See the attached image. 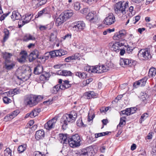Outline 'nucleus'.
I'll list each match as a JSON object with an SVG mask.
<instances>
[{"instance_id": "51", "label": "nucleus", "mask_w": 156, "mask_h": 156, "mask_svg": "<svg viewBox=\"0 0 156 156\" xmlns=\"http://www.w3.org/2000/svg\"><path fill=\"white\" fill-rule=\"evenodd\" d=\"M34 154V156H45L44 154H42L41 152L39 151H35Z\"/></svg>"}, {"instance_id": "59", "label": "nucleus", "mask_w": 156, "mask_h": 156, "mask_svg": "<svg viewBox=\"0 0 156 156\" xmlns=\"http://www.w3.org/2000/svg\"><path fill=\"white\" fill-rule=\"evenodd\" d=\"M39 28L41 30L43 31L46 30L47 29V27L45 26L40 25Z\"/></svg>"}, {"instance_id": "13", "label": "nucleus", "mask_w": 156, "mask_h": 156, "mask_svg": "<svg viewBox=\"0 0 156 156\" xmlns=\"http://www.w3.org/2000/svg\"><path fill=\"white\" fill-rule=\"evenodd\" d=\"M15 65V62L11 60H6L5 64V69L7 70L13 69Z\"/></svg>"}, {"instance_id": "35", "label": "nucleus", "mask_w": 156, "mask_h": 156, "mask_svg": "<svg viewBox=\"0 0 156 156\" xmlns=\"http://www.w3.org/2000/svg\"><path fill=\"white\" fill-rule=\"evenodd\" d=\"M3 31L4 36L3 39V41L4 42H5L9 38V30L6 28L4 29Z\"/></svg>"}, {"instance_id": "40", "label": "nucleus", "mask_w": 156, "mask_h": 156, "mask_svg": "<svg viewBox=\"0 0 156 156\" xmlns=\"http://www.w3.org/2000/svg\"><path fill=\"white\" fill-rule=\"evenodd\" d=\"M110 133L109 132H106L102 133H96L95 134V138H97L98 137L104 136L108 135Z\"/></svg>"}, {"instance_id": "6", "label": "nucleus", "mask_w": 156, "mask_h": 156, "mask_svg": "<svg viewBox=\"0 0 156 156\" xmlns=\"http://www.w3.org/2000/svg\"><path fill=\"white\" fill-rule=\"evenodd\" d=\"M74 24V26L73 28L74 30L77 32L83 30L85 28V24L82 21L75 22Z\"/></svg>"}, {"instance_id": "53", "label": "nucleus", "mask_w": 156, "mask_h": 156, "mask_svg": "<svg viewBox=\"0 0 156 156\" xmlns=\"http://www.w3.org/2000/svg\"><path fill=\"white\" fill-rule=\"evenodd\" d=\"M53 101L52 99H51V100L49 99L48 100L44 101L43 102V104L44 105H49L52 104V102Z\"/></svg>"}, {"instance_id": "5", "label": "nucleus", "mask_w": 156, "mask_h": 156, "mask_svg": "<svg viewBox=\"0 0 156 156\" xmlns=\"http://www.w3.org/2000/svg\"><path fill=\"white\" fill-rule=\"evenodd\" d=\"M67 51L62 49L55 50L49 52L51 58H53L55 57H61V56L67 54Z\"/></svg>"}, {"instance_id": "15", "label": "nucleus", "mask_w": 156, "mask_h": 156, "mask_svg": "<svg viewBox=\"0 0 156 156\" xmlns=\"http://www.w3.org/2000/svg\"><path fill=\"white\" fill-rule=\"evenodd\" d=\"M20 112V111L19 110H16L13 111L10 115H8L5 116L4 118V119L5 121H7L9 120L12 119L18 115Z\"/></svg>"}, {"instance_id": "50", "label": "nucleus", "mask_w": 156, "mask_h": 156, "mask_svg": "<svg viewBox=\"0 0 156 156\" xmlns=\"http://www.w3.org/2000/svg\"><path fill=\"white\" fill-rule=\"evenodd\" d=\"M73 60L79 59H80V55L78 53H76L73 55H72Z\"/></svg>"}, {"instance_id": "18", "label": "nucleus", "mask_w": 156, "mask_h": 156, "mask_svg": "<svg viewBox=\"0 0 156 156\" xmlns=\"http://www.w3.org/2000/svg\"><path fill=\"white\" fill-rule=\"evenodd\" d=\"M27 55V51H22L20 52V57L18 58V62L21 63L24 62L25 61Z\"/></svg>"}, {"instance_id": "29", "label": "nucleus", "mask_w": 156, "mask_h": 156, "mask_svg": "<svg viewBox=\"0 0 156 156\" xmlns=\"http://www.w3.org/2000/svg\"><path fill=\"white\" fill-rule=\"evenodd\" d=\"M43 66L41 65H38L34 68V73L35 74L38 75L42 72L43 71Z\"/></svg>"}, {"instance_id": "43", "label": "nucleus", "mask_w": 156, "mask_h": 156, "mask_svg": "<svg viewBox=\"0 0 156 156\" xmlns=\"http://www.w3.org/2000/svg\"><path fill=\"white\" fill-rule=\"evenodd\" d=\"M19 90L18 89H15L13 90L12 92V93L11 94H10V92H5V94H7L8 96H13V95H12V94H18V93H19Z\"/></svg>"}, {"instance_id": "11", "label": "nucleus", "mask_w": 156, "mask_h": 156, "mask_svg": "<svg viewBox=\"0 0 156 156\" xmlns=\"http://www.w3.org/2000/svg\"><path fill=\"white\" fill-rule=\"evenodd\" d=\"M57 121V119L53 118L48 121L44 125V128L48 130H50L54 127L55 124Z\"/></svg>"}, {"instance_id": "19", "label": "nucleus", "mask_w": 156, "mask_h": 156, "mask_svg": "<svg viewBox=\"0 0 156 156\" xmlns=\"http://www.w3.org/2000/svg\"><path fill=\"white\" fill-rule=\"evenodd\" d=\"M58 75L64 76H71L73 73L70 71L65 70H59L56 73Z\"/></svg>"}, {"instance_id": "49", "label": "nucleus", "mask_w": 156, "mask_h": 156, "mask_svg": "<svg viewBox=\"0 0 156 156\" xmlns=\"http://www.w3.org/2000/svg\"><path fill=\"white\" fill-rule=\"evenodd\" d=\"M129 112L130 115L135 113L137 110V108L136 107L131 108H128Z\"/></svg>"}, {"instance_id": "24", "label": "nucleus", "mask_w": 156, "mask_h": 156, "mask_svg": "<svg viewBox=\"0 0 156 156\" xmlns=\"http://www.w3.org/2000/svg\"><path fill=\"white\" fill-rule=\"evenodd\" d=\"M50 76V75L49 73L44 72L40 76L39 79L41 81L44 82L48 80Z\"/></svg>"}, {"instance_id": "22", "label": "nucleus", "mask_w": 156, "mask_h": 156, "mask_svg": "<svg viewBox=\"0 0 156 156\" xmlns=\"http://www.w3.org/2000/svg\"><path fill=\"white\" fill-rule=\"evenodd\" d=\"M63 83L62 85L60 84L61 90H65L71 87V84L69 83V81L67 80L63 81Z\"/></svg>"}, {"instance_id": "39", "label": "nucleus", "mask_w": 156, "mask_h": 156, "mask_svg": "<svg viewBox=\"0 0 156 156\" xmlns=\"http://www.w3.org/2000/svg\"><path fill=\"white\" fill-rule=\"evenodd\" d=\"M149 114L147 113L143 114L141 116L139 120L140 123H141L142 122L145 120L147 117H148Z\"/></svg>"}, {"instance_id": "16", "label": "nucleus", "mask_w": 156, "mask_h": 156, "mask_svg": "<svg viewBox=\"0 0 156 156\" xmlns=\"http://www.w3.org/2000/svg\"><path fill=\"white\" fill-rule=\"evenodd\" d=\"M62 15L61 13L56 19L55 24L57 26H59L66 20Z\"/></svg>"}, {"instance_id": "42", "label": "nucleus", "mask_w": 156, "mask_h": 156, "mask_svg": "<svg viewBox=\"0 0 156 156\" xmlns=\"http://www.w3.org/2000/svg\"><path fill=\"white\" fill-rule=\"evenodd\" d=\"M11 150L9 148H7L4 151L5 156H11Z\"/></svg>"}, {"instance_id": "44", "label": "nucleus", "mask_w": 156, "mask_h": 156, "mask_svg": "<svg viewBox=\"0 0 156 156\" xmlns=\"http://www.w3.org/2000/svg\"><path fill=\"white\" fill-rule=\"evenodd\" d=\"M126 124V121L124 119L122 118H120V121L119 124L117 126V128L119 127H123Z\"/></svg>"}, {"instance_id": "12", "label": "nucleus", "mask_w": 156, "mask_h": 156, "mask_svg": "<svg viewBox=\"0 0 156 156\" xmlns=\"http://www.w3.org/2000/svg\"><path fill=\"white\" fill-rule=\"evenodd\" d=\"M125 31H120L115 33L113 36L114 40L121 41L125 37Z\"/></svg>"}, {"instance_id": "47", "label": "nucleus", "mask_w": 156, "mask_h": 156, "mask_svg": "<svg viewBox=\"0 0 156 156\" xmlns=\"http://www.w3.org/2000/svg\"><path fill=\"white\" fill-rule=\"evenodd\" d=\"M35 100V101L36 104L37 105L40 101L42 100L43 99V97L41 96H35L34 95Z\"/></svg>"}, {"instance_id": "21", "label": "nucleus", "mask_w": 156, "mask_h": 156, "mask_svg": "<svg viewBox=\"0 0 156 156\" xmlns=\"http://www.w3.org/2000/svg\"><path fill=\"white\" fill-rule=\"evenodd\" d=\"M44 136V132L43 130H40L36 132L35 137L37 140L42 139Z\"/></svg>"}, {"instance_id": "37", "label": "nucleus", "mask_w": 156, "mask_h": 156, "mask_svg": "<svg viewBox=\"0 0 156 156\" xmlns=\"http://www.w3.org/2000/svg\"><path fill=\"white\" fill-rule=\"evenodd\" d=\"M124 60L125 64L126 66H132L133 65V63L134 62L133 60H130L127 58H124Z\"/></svg>"}, {"instance_id": "17", "label": "nucleus", "mask_w": 156, "mask_h": 156, "mask_svg": "<svg viewBox=\"0 0 156 156\" xmlns=\"http://www.w3.org/2000/svg\"><path fill=\"white\" fill-rule=\"evenodd\" d=\"M95 13L94 11L89 12L86 16V19L91 22H95L96 18V15L94 14Z\"/></svg>"}, {"instance_id": "54", "label": "nucleus", "mask_w": 156, "mask_h": 156, "mask_svg": "<svg viewBox=\"0 0 156 156\" xmlns=\"http://www.w3.org/2000/svg\"><path fill=\"white\" fill-rule=\"evenodd\" d=\"M33 111L34 112L35 114H36L37 115L38 113L41 111V109L39 108H35L33 110Z\"/></svg>"}, {"instance_id": "58", "label": "nucleus", "mask_w": 156, "mask_h": 156, "mask_svg": "<svg viewBox=\"0 0 156 156\" xmlns=\"http://www.w3.org/2000/svg\"><path fill=\"white\" fill-rule=\"evenodd\" d=\"M134 48V47L133 48L132 47H130L128 46V47L127 48L126 51L128 53H130L132 52L133 49Z\"/></svg>"}, {"instance_id": "52", "label": "nucleus", "mask_w": 156, "mask_h": 156, "mask_svg": "<svg viewBox=\"0 0 156 156\" xmlns=\"http://www.w3.org/2000/svg\"><path fill=\"white\" fill-rule=\"evenodd\" d=\"M72 37V34L71 33L68 34H66L63 37V40H65L66 39H70Z\"/></svg>"}, {"instance_id": "2", "label": "nucleus", "mask_w": 156, "mask_h": 156, "mask_svg": "<svg viewBox=\"0 0 156 156\" xmlns=\"http://www.w3.org/2000/svg\"><path fill=\"white\" fill-rule=\"evenodd\" d=\"M121 1H120L116 3L114 6L115 12L118 16L123 15L126 13V9L128 7L129 2L127 1L124 4Z\"/></svg>"}, {"instance_id": "32", "label": "nucleus", "mask_w": 156, "mask_h": 156, "mask_svg": "<svg viewBox=\"0 0 156 156\" xmlns=\"http://www.w3.org/2000/svg\"><path fill=\"white\" fill-rule=\"evenodd\" d=\"M61 90L60 84H58L54 87L51 90V92L52 94H56L59 90Z\"/></svg>"}, {"instance_id": "10", "label": "nucleus", "mask_w": 156, "mask_h": 156, "mask_svg": "<svg viewBox=\"0 0 156 156\" xmlns=\"http://www.w3.org/2000/svg\"><path fill=\"white\" fill-rule=\"evenodd\" d=\"M25 101L27 105L34 106L36 105L34 95L32 94L27 95L25 98Z\"/></svg>"}, {"instance_id": "26", "label": "nucleus", "mask_w": 156, "mask_h": 156, "mask_svg": "<svg viewBox=\"0 0 156 156\" xmlns=\"http://www.w3.org/2000/svg\"><path fill=\"white\" fill-rule=\"evenodd\" d=\"M92 149L91 147H87L86 148L82 149L81 154L83 155H90V153H92L91 151Z\"/></svg>"}, {"instance_id": "20", "label": "nucleus", "mask_w": 156, "mask_h": 156, "mask_svg": "<svg viewBox=\"0 0 156 156\" xmlns=\"http://www.w3.org/2000/svg\"><path fill=\"white\" fill-rule=\"evenodd\" d=\"M109 46L112 51H114L116 52H119V51L120 49L118 44L116 42H115V43H109Z\"/></svg>"}, {"instance_id": "62", "label": "nucleus", "mask_w": 156, "mask_h": 156, "mask_svg": "<svg viewBox=\"0 0 156 156\" xmlns=\"http://www.w3.org/2000/svg\"><path fill=\"white\" fill-rule=\"evenodd\" d=\"M77 124L78 126H82L83 124L82 120L80 119L78 120L77 122Z\"/></svg>"}, {"instance_id": "1", "label": "nucleus", "mask_w": 156, "mask_h": 156, "mask_svg": "<svg viewBox=\"0 0 156 156\" xmlns=\"http://www.w3.org/2000/svg\"><path fill=\"white\" fill-rule=\"evenodd\" d=\"M76 117L77 114L75 111H72L70 114L63 115L61 120V122L63 123L62 125L63 129H64V127L66 128V126L69 123L74 122Z\"/></svg>"}, {"instance_id": "8", "label": "nucleus", "mask_w": 156, "mask_h": 156, "mask_svg": "<svg viewBox=\"0 0 156 156\" xmlns=\"http://www.w3.org/2000/svg\"><path fill=\"white\" fill-rule=\"evenodd\" d=\"M48 58V57H47L44 56L42 57L41 59H43L45 58L46 59ZM37 58L41 59V57H39V52L38 51L37 49H35L30 54L29 58V61L30 62H31Z\"/></svg>"}, {"instance_id": "34", "label": "nucleus", "mask_w": 156, "mask_h": 156, "mask_svg": "<svg viewBox=\"0 0 156 156\" xmlns=\"http://www.w3.org/2000/svg\"><path fill=\"white\" fill-rule=\"evenodd\" d=\"M2 56L5 59V62H6V60H8V59L10 58L12 56V55L11 53L6 52L2 53Z\"/></svg>"}, {"instance_id": "3", "label": "nucleus", "mask_w": 156, "mask_h": 156, "mask_svg": "<svg viewBox=\"0 0 156 156\" xmlns=\"http://www.w3.org/2000/svg\"><path fill=\"white\" fill-rule=\"evenodd\" d=\"M81 140L79 135L75 134L68 138V144L71 147L75 148L79 146Z\"/></svg>"}, {"instance_id": "28", "label": "nucleus", "mask_w": 156, "mask_h": 156, "mask_svg": "<svg viewBox=\"0 0 156 156\" xmlns=\"http://www.w3.org/2000/svg\"><path fill=\"white\" fill-rule=\"evenodd\" d=\"M35 40V37L30 34H26L23 38V41H28L30 40L34 41Z\"/></svg>"}, {"instance_id": "27", "label": "nucleus", "mask_w": 156, "mask_h": 156, "mask_svg": "<svg viewBox=\"0 0 156 156\" xmlns=\"http://www.w3.org/2000/svg\"><path fill=\"white\" fill-rule=\"evenodd\" d=\"M31 74L29 70H25L22 72L21 76H22V78L27 80L29 79Z\"/></svg>"}, {"instance_id": "60", "label": "nucleus", "mask_w": 156, "mask_h": 156, "mask_svg": "<svg viewBox=\"0 0 156 156\" xmlns=\"http://www.w3.org/2000/svg\"><path fill=\"white\" fill-rule=\"evenodd\" d=\"M120 65L122 67H124L126 66L125 64L124 60V58L121 59L120 61Z\"/></svg>"}, {"instance_id": "55", "label": "nucleus", "mask_w": 156, "mask_h": 156, "mask_svg": "<svg viewBox=\"0 0 156 156\" xmlns=\"http://www.w3.org/2000/svg\"><path fill=\"white\" fill-rule=\"evenodd\" d=\"M73 60L72 56H69L65 58V61L66 62H69L72 60Z\"/></svg>"}, {"instance_id": "56", "label": "nucleus", "mask_w": 156, "mask_h": 156, "mask_svg": "<svg viewBox=\"0 0 156 156\" xmlns=\"http://www.w3.org/2000/svg\"><path fill=\"white\" fill-rule=\"evenodd\" d=\"M84 96L87 99H90L91 98L90 96V91L86 92L84 94Z\"/></svg>"}, {"instance_id": "48", "label": "nucleus", "mask_w": 156, "mask_h": 156, "mask_svg": "<svg viewBox=\"0 0 156 156\" xmlns=\"http://www.w3.org/2000/svg\"><path fill=\"white\" fill-rule=\"evenodd\" d=\"M3 102L5 103L8 104L11 102L12 100L9 98H8L7 97H5L3 99Z\"/></svg>"}, {"instance_id": "61", "label": "nucleus", "mask_w": 156, "mask_h": 156, "mask_svg": "<svg viewBox=\"0 0 156 156\" xmlns=\"http://www.w3.org/2000/svg\"><path fill=\"white\" fill-rule=\"evenodd\" d=\"M102 73L107 72L108 70V67L103 65Z\"/></svg>"}, {"instance_id": "25", "label": "nucleus", "mask_w": 156, "mask_h": 156, "mask_svg": "<svg viewBox=\"0 0 156 156\" xmlns=\"http://www.w3.org/2000/svg\"><path fill=\"white\" fill-rule=\"evenodd\" d=\"M62 14H63L62 15L67 20L73 16V11L71 10H66L62 13Z\"/></svg>"}, {"instance_id": "14", "label": "nucleus", "mask_w": 156, "mask_h": 156, "mask_svg": "<svg viewBox=\"0 0 156 156\" xmlns=\"http://www.w3.org/2000/svg\"><path fill=\"white\" fill-rule=\"evenodd\" d=\"M147 80V79L145 77H144L141 79L135 82L133 84V86L137 87L138 86L140 87L144 86Z\"/></svg>"}, {"instance_id": "36", "label": "nucleus", "mask_w": 156, "mask_h": 156, "mask_svg": "<svg viewBox=\"0 0 156 156\" xmlns=\"http://www.w3.org/2000/svg\"><path fill=\"white\" fill-rule=\"evenodd\" d=\"M75 75L80 78L84 79L87 76L86 74L84 73H81L80 72H76L75 73Z\"/></svg>"}, {"instance_id": "23", "label": "nucleus", "mask_w": 156, "mask_h": 156, "mask_svg": "<svg viewBox=\"0 0 156 156\" xmlns=\"http://www.w3.org/2000/svg\"><path fill=\"white\" fill-rule=\"evenodd\" d=\"M59 141L60 143L63 144H68V139L67 140V137L66 135L63 134H59Z\"/></svg>"}, {"instance_id": "9", "label": "nucleus", "mask_w": 156, "mask_h": 156, "mask_svg": "<svg viewBox=\"0 0 156 156\" xmlns=\"http://www.w3.org/2000/svg\"><path fill=\"white\" fill-rule=\"evenodd\" d=\"M103 65L101 66H93L91 68H88L86 69V71L89 73H102Z\"/></svg>"}, {"instance_id": "57", "label": "nucleus", "mask_w": 156, "mask_h": 156, "mask_svg": "<svg viewBox=\"0 0 156 156\" xmlns=\"http://www.w3.org/2000/svg\"><path fill=\"white\" fill-rule=\"evenodd\" d=\"M81 13L83 14H85L86 13L88 12V8H85L83 9L82 10L80 11Z\"/></svg>"}, {"instance_id": "38", "label": "nucleus", "mask_w": 156, "mask_h": 156, "mask_svg": "<svg viewBox=\"0 0 156 156\" xmlns=\"http://www.w3.org/2000/svg\"><path fill=\"white\" fill-rule=\"evenodd\" d=\"M12 19L14 18L16 20H19L20 19V14L16 11L13 12L12 15L11 16Z\"/></svg>"}, {"instance_id": "4", "label": "nucleus", "mask_w": 156, "mask_h": 156, "mask_svg": "<svg viewBox=\"0 0 156 156\" xmlns=\"http://www.w3.org/2000/svg\"><path fill=\"white\" fill-rule=\"evenodd\" d=\"M138 56L143 60H147L151 57L150 51L149 49H142L140 50L138 54Z\"/></svg>"}, {"instance_id": "45", "label": "nucleus", "mask_w": 156, "mask_h": 156, "mask_svg": "<svg viewBox=\"0 0 156 156\" xmlns=\"http://www.w3.org/2000/svg\"><path fill=\"white\" fill-rule=\"evenodd\" d=\"M80 4L78 2H75L74 3V9L76 10H79L80 8Z\"/></svg>"}, {"instance_id": "7", "label": "nucleus", "mask_w": 156, "mask_h": 156, "mask_svg": "<svg viewBox=\"0 0 156 156\" xmlns=\"http://www.w3.org/2000/svg\"><path fill=\"white\" fill-rule=\"evenodd\" d=\"M116 21L115 17L113 14L109 13L108 16L106 17L103 21V23L106 25H111L114 23Z\"/></svg>"}, {"instance_id": "46", "label": "nucleus", "mask_w": 156, "mask_h": 156, "mask_svg": "<svg viewBox=\"0 0 156 156\" xmlns=\"http://www.w3.org/2000/svg\"><path fill=\"white\" fill-rule=\"evenodd\" d=\"M128 108H126L125 110H123L120 112V114L122 115H124L126 116H128L130 115L129 111L128 110Z\"/></svg>"}, {"instance_id": "33", "label": "nucleus", "mask_w": 156, "mask_h": 156, "mask_svg": "<svg viewBox=\"0 0 156 156\" xmlns=\"http://www.w3.org/2000/svg\"><path fill=\"white\" fill-rule=\"evenodd\" d=\"M156 74V69L154 68H151L148 73L149 77H153Z\"/></svg>"}, {"instance_id": "30", "label": "nucleus", "mask_w": 156, "mask_h": 156, "mask_svg": "<svg viewBox=\"0 0 156 156\" xmlns=\"http://www.w3.org/2000/svg\"><path fill=\"white\" fill-rule=\"evenodd\" d=\"M33 15L27 13L25 15V17L23 19L24 20H23V22L26 24L28 23L32 19V18L33 16Z\"/></svg>"}, {"instance_id": "41", "label": "nucleus", "mask_w": 156, "mask_h": 156, "mask_svg": "<svg viewBox=\"0 0 156 156\" xmlns=\"http://www.w3.org/2000/svg\"><path fill=\"white\" fill-rule=\"evenodd\" d=\"M26 147L27 146L26 144H23L19 146L18 148V151L20 153L23 152L26 150Z\"/></svg>"}, {"instance_id": "31", "label": "nucleus", "mask_w": 156, "mask_h": 156, "mask_svg": "<svg viewBox=\"0 0 156 156\" xmlns=\"http://www.w3.org/2000/svg\"><path fill=\"white\" fill-rule=\"evenodd\" d=\"M128 12L127 14L130 17H132L135 13L136 12L134 10V8L133 6H130L129 8V10H127Z\"/></svg>"}, {"instance_id": "64", "label": "nucleus", "mask_w": 156, "mask_h": 156, "mask_svg": "<svg viewBox=\"0 0 156 156\" xmlns=\"http://www.w3.org/2000/svg\"><path fill=\"white\" fill-rule=\"evenodd\" d=\"M43 14H48L49 12L48 11L47 9L46 8H44L41 10Z\"/></svg>"}, {"instance_id": "63", "label": "nucleus", "mask_w": 156, "mask_h": 156, "mask_svg": "<svg viewBox=\"0 0 156 156\" xmlns=\"http://www.w3.org/2000/svg\"><path fill=\"white\" fill-rule=\"evenodd\" d=\"M47 1V0H44L42 1H40L39 3H40L39 5L40 6L43 5L45 4Z\"/></svg>"}]
</instances>
